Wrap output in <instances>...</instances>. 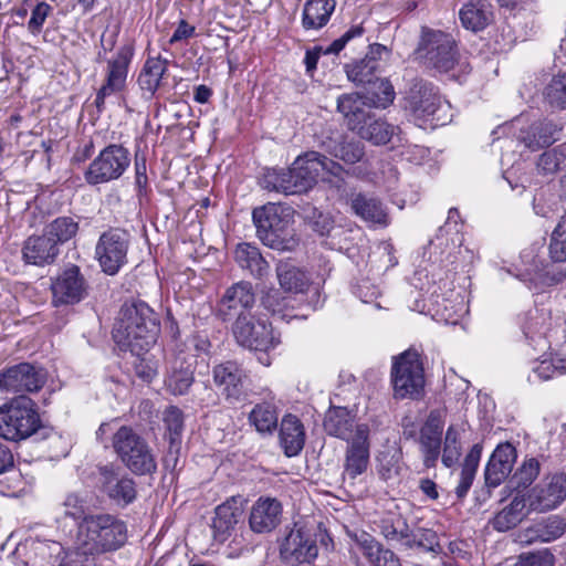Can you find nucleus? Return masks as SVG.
<instances>
[{"mask_svg": "<svg viewBox=\"0 0 566 566\" xmlns=\"http://www.w3.org/2000/svg\"><path fill=\"white\" fill-rule=\"evenodd\" d=\"M318 554L316 539L310 531L292 528L280 545V558L286 566H300L312 563Z\"/></svg>", "mask_w": 566, "mask_h": 566, "instance_id": "nucleus-19", "label": "nucleus"}, {"mask_svg": "<svg viewBox=\"0 0 566 566\" xmlns=\"http://www.w3.org/2000/svg\"><path fill=\"white\" fill-rule=\"evenodd\" d=\"M22 260L25 264L45 266L55 262L60 248L45 232L30 235L22 245Z\"/></svg>", "mask_w": 566, "mask_h": 566, "instance_id": "nucleus-31", "label": "nucleus"}, {"mask_svg": "<svg viewBox=\"0 0 566 566\" xmlns=\"http://www.w3.org/2000/svg\"><path fill=\"white\" fill-rule=\"evenodd\" d=\"M268 398L256 403L248 416L249 423L261 434H272L277 428L279 412L273 403L274 395L270 391Z\"/></svg>", "mask_w": 566, "mask_h": 566, "instance_id": "nucleus-39", "label": "nucleus"}, {"mask_svg": "<svg viewBox=\"0 0 566 566\" xmlns=\"http://www.w3.org/2000/svg\"><path fill=\"white\" fill-rule=\"evenodd\" d=\"M545 97L551 106L566 108V73L553 76L545 88Z\"/></svg>", "mask_w": 566, "mask_h": 566, "instance_id": "nucleus-51", "label": "nucleus"}, {"mask_svg": "<svg viewBox=\"0 0 566 566\" xmlns=\"http://www.w3.org/2000/svg\"><path fill=\"white\" fill-rule=\"evenodd\" d=\"M45 380L46 376L43 369L29 363H20L0 373V390L34 392L43 387Z\"/></svg>", "mask_w": 566, "mask_h": 566, "instance_id": "nucleus-23", "label": "nucleus"}, {"mask_svg": "<svg viewBox=\"0 0 566 566\" xmlns=\"http://www.w3.org/2000/svg\"><path fill=\"white\" fill-rule=\"evenodd\" d=\"M405 109L416 120H430L433 125H444L451 117V105L442 98L429 82L416 78L405 97Z\"/></svg>", "mask_w": 566, "mask_h": 566, "instance_id": "nucleus-8", "label": "nucleus"}, {"mask_svg": "<svg viewBox=\"0 0 566 566\" xmlns=\"http://www.w3.org/2000/svg\"><path fill=\"white\" fill-rule=\"evenodd\" d=\"M167 63L168 60L160 55L149 56L146 60L137 80L146 98H151L159 88L163 76L167 71Z\"/></svg>", "mask_w": 566, "mask_h": 566, "instance_id": "nucleus-40", "label": "nucleus"}, {"mask_svg": "<svg viewBox=\"0 0 566 566\" xmlns=\"http://www.w3.org/2000/svg\"><path fill=\"white\" fill-rule=\"evenodd\" d=\"M180 347L186 350L187 354H193L195 358L201 353H207L210 348V342L206 335L193 334L188 337L185 342H177L175 348Z\"/></svg>", "mask_w": 566, "mask_h": 566, "instance_id": "nucleus-58", "label": "nucleus"}, {"mask_svg": "<svg viewBox=\"0 0 566 566\" xmlns=\"http://www.w3.org/2000/svg\"><path fill=\"white\" fill-rule=\"evenodd\" d=\"M98 486L116 505L125 507L137 497V484L135 480L115 463H106L97 467Z\"/></svg>", "mask_w": 566, "mask_h": 566, "instance_id": "nucleus-12", "label": "nucleus"}, {"mask_svg": "<svg viewBox=\"0 0 566 566\" xmlns=\"http://www.w3.org/2000/svg\"><path fill=\"white\" fill-rule=\"evenodd\" d=\"M403 548L421 549L423 552L433 554H440L442 551L438 534L430 528L422 527L410 530Z\"/></svg>", "mask_w": 566, "mask_h": 566, "instance_id": "nucleus-46", "label": "nucleus"}, {"mask_svg": "<svg viewBox=\"0 0 566 566\" xmlns=\"http://www.w3.org/2000/svg\"><path fill=\"white\" fill-rule=\"evenodd\" d=\"M279 438L286 457L297 455L305 444V430L301 420L294 415H285L280 424Z\"/></svg>", "mask_w": 566, "mask_h": 566, "instance_id": "nucleus-37", "label": "nucleus"}, {"mask_svg": "<svg viewBox=\"0 0 566 566\" xmlns=\"http://www.w3.org/2000/svg\"><path fill=\"white\" fill-rule=\"evenodd\" d=\"M369 449V427L366 423H359L352 440L347 441L343 471L344 479L348 478L354 481L367 471L370 455Z\"/></svg>", "mask_w": 566, "mask_h": 566, "instance_id": "nucleus-24", "label": "nucleus"}, {"mask_svg": "<svg viewBox=\"0 0 566 566\" xmlns=\"http://www.w3.org/2000/svg\"><path fill=\"white\" fill-rule=\"evenodd\" d=\"M112 447L124 467L133 474L144 476L157 472V460L153 448L133 427H119L112 437Z\"/></svg>", "mask_w": 566, "mask_h": 566, "instance_id": "nucleus-6", "label": "nucleus"}, {"mask_svg": "<svg viewBox=\"0 0 566 566\" xmlns=\"http://www.w3.org/2000/svg\"><path fill=\"white\" fill-rule=\"evenodd\" d=\"M142 352L139 355L135 354L137 356V359L135 361V373L136 375L144 381H151L156 375H157V367L154 363L147 360L145 357H140Z\"/></svg>", "mask_w": 566, "mask_h": 566, "instance_id": "nucleus-62", "label": "nucleus"}, {"mask_svg": "<svg viewBox=\"0 0 566 566\" xmlns=\"http://www.w3.org/2000/svg\"><path fill=\"white\" fill-rule=\"evenodd\" d=\"M352 213L364 222L385 228L389 224L390 218L386 205L374 193L352 191L347 196Z\"/></svg>", "mask_w": 566, "mask_h": 566, "instance_id": "nucleus-25", "label": "nucleus"}, {"mask_svg": "<svg viewBox=\"0 0 566 566\" xmlns=\"http://www.w3.org/2000/svg\"><path fill=\"white\" fill-rule=\"evenodd\" d=\"M276 275L281 287L286 292L304 293L311 284L310 275L291 262L281 261L276 265Z\"/></svg>", "mask_w": 566, "mask_h": 566, "instance_id": "nucleus-42", "label": "nucleus"}, {"mask_svg": "<svg viewBox=\"0 0 566 566\" xmlns=\"http://www.w3.org/2000/svg\"><path fill=\"white\" fill-rule=\"evenodd\" d=\"M163 421L170 443L169 454H172V449L179 444L184 431V412L177 406H169L163 413Z\"/></svg>", "mask_w": 566, "mask_h": 566, "instance_id": "nucleus-48", "label": "nucleus"}, {"mask_svg": "<svg viewBox=\"0 0 566 566\" xmlns=\"http://www.w3.org/2000/svg\"><path fill=\"white\" fill-rule=\"evenodd\" d=\"M24 559L18 562V566H57L64 547L60 542L49 539H35L23 546Z\"/></svg>", "mask_w": 566, "mask_h": 566, "instance_id": "nucleus-32", "label": "nucleus"}, {"mask_svg": "<svg viewBox=\"0 0 566 566\" xmlns=\"http://www.w3.org/2000/svg\"><path fill=\"white\" fill-rule=\"evenodd\" d=\"M232 334L240 346L255 352L269 353L281 343L280 334H275L271 324L255 321L252 315L233 322Z\"/></svg>", "mask_w": 566, "mask_h": 566, "instance_id": "nucleus-13", "label": "nucleus"}, {"mask_svg": "<svg viewBox=\"0 0 566 566\" xmlns=\"http://www.w3.org/2000/svg\"><path fill=\"white\" fill-rule=\"evenodd\" d=\"M159 332L157 313L145 301L130 298L119 310L113 338L122 349L139 355L157 342Z\"/></svg>", "mask_w": 566, "mask_h": 566, "instance_id": "nucleus-3", "label": "nucleus"}, {"mask_svg": "<svg viewBox=\"0 0 566 566\" xmlns=\"http://www.w3.org/2000/svg\"><path fill=\"white\" fill-rule=\"evenodd\" d=\"M212 378L228 402L237 403L247 399L249 373L242 364L235 360L220 363L213 367Z\"/></svg>", "mask_w": 566, "mask_h": 566, "instance_id": "nucleus-15", "label": "nucleus"}, {"mask_svg": "<svg viewBox=\"0 0 566 566\" xmlns=\"http://www.w3.org/2000/svg\"><path fill=\"white\" fill-rule=\"evenodd\" d=\"M566 532V520L559 515H551L527 527L520 535L525 544L549 543L562 537Z\"/></svg>", "mask_w": 566, "mask_h": 566, "instance_id": "nucleus-34", "label": "nucleus"}, {"mask_svg": "<svg viewBox=\"0 0 566 566\" xmlns=\"http://www.w3.org/2000/svg\"><path fill=\"white\" fill-rule=\"evenodd\" d=\"M528 566H554V556L547 549L525 555Z\"/></svg>", "mask_w": 566, "mask_h": 566, "instance_id": "nucleus-63", "label": "nucleus"}, {"mask_svg": "<svg viewBox=\"0 0 566 566\" xmlns=\"http://www.w3.org/2000/svg\"><path fill=\"white\" fill-rule=\"evenodd\" d=\"M74 547L83 556L115 552L127 541L124 521L109 513H92L76 524Z\"/></svg>", "mask_w": 566, "mask_h": 566, "instance_id": "nucleus-4", "label": "nucleus"}, {"mask_svg": "<svg viewBox=\"0 0 566 566\" xmlns=\"http://www.w3.org/2000/svg\"><path fill=\"white\" fill-rule=\"evenodd\" d=\"M443 424L440 412L433 410L420 429V450L423 455V465L428 469L434 468L440 457Z\"/></svg>", "mask_w": 566, "mask_h": 566, "instance_id": "nucleus-28", "label": "nucleus"}, {"mask_svg": "<svg viewBox=\"0 0 566 566\" xmlns=\"http://www.w3.org/2000/svg\"><path fill=\"white\" fill-rule=\"evenodd\" d=\"M41 418L36 405L20 396L0 406V438L18 442L36 433Z\"/></svg>", "mask_w": 566, "mask_h": 566, "instance_id": "nucleus-7", "label": "nucleus"}, {"mask_svg": "<svg viewBox=\"0 0 566 566\" xmlns=\"http://www.w3.org/2000/svg\"><path fill=\"white\" fill-rule=\"evenodd\" d=\"M376 525L388 544L405 547L411 528L401 514L388 512L376 522Z\"/></svg>", "mask_w": 566, "mask_h": 566, "instance_id": "nucleus-41", "label": "nucleus"}, {"mask_svg": "<svg viewBox=\"0 0 566 566\" xmlns=\"http://www.w3.org/2000/svg\"><path fill=\"white\" fill-rule=\"evenodd\" d=\"M135 186L138 196L146 195L148 189L146 158L144 156H135Z\"/></svg>", "mask_w": 566, "mask_h": 566, "instance_id": "nucleus-60", "label": "nucleus"}, {"mask_svg": "<svg viewBox=\"0 0 566 566\" xmlns=\"http://www.w3.org/2000/svg\"><path fill=\"white\" fill-rule=\"evenodd\" d=\"M566 374L564 369L560 368V363L556 361V355L549 359H543L537 363V365L533 368V375L538 380H548L558 375Z\"/></svg>", "mask_w": 566, "mask_h": 566, "instance_id": "nucleus-57", "label": "nucleus"}, {"mask_svg": "<svg viewBox=\"0 0 566 566\" xmlns=\"http://www.w3.org/2000/svg\"><path fill=\"white\" fill-rule=\"evenodd\" d=\"M388 55L389 49L386 45L379 43L369 44L368 52L366 53L364 59L352 64L345 65V71L348 80L358 85H373V90L367 94L369 96L371 95L373 92H376L381 95L379 82L387 80L378 78L376 76V72L378 70V61Z\"/></svg>", "mask_w": 566, "mask_h": 566, "instance_id": "nucleus-22", "label": "nucleus"}, {"mask_svg": "<svg viewBox=\"0 0 566 566\" xmlns=\"http://www.w3.org/2000/svg\"><path fill=\"white\" fill-rule=\"evenodd\" d=\"M566 497V474L556 473L533 490L530 506L535 511H549Z\"/></svg>", "mask_w": 566, "mask_h": 566, "instance_id": "nucleus-30", "label": "nucleus"}, {"mask_svg": "<svg viewBox=\"0 0 566 566\" xmlns=\"http://www.w3.org/2000/svg\"><path fill=\"white\" fill-rule=\"evenodd\" d=\"M517 453L510 442L500 443L491 454L484 470L485 486L495 489L501 485L512 472Z\"/></svg>", "mask_w": 566, "mask_h": 566, "instance_id": "nucleus-27", "label": "nucleus"}, {"mask_svg": "<svg viewBox=\"0 0 566 566\" xmlns=\"http://www.w3.org/2000/svg\"><path fill=\"white\" fill-rule=\"evenodd\" d=\"M61 515L71 517L77 523L84 520L90 513H86L85 501L76 493H69L60 506Z\"/></svg>", "mask_w": 566, "mask_h": 566, "instance_id": "nucleus-54", "label": "nucleus"}, {"mask_svg": "<svg viewBox=\"0 0 566 566\" xmlns=\"http://www.w3.org/2000/svg\"><path fill=\"white\" fill-rule=\"evenodd\" d=\"M356 415L346 407L331 406L325 413L323 427L327 434L345 440H352L355 434Z\"/></svg>", "mask_w": 566, "mask_h": 566, "instance_id": "nucleus-36", "label": "nucleus"}, {"mask_svg": "<svg viewBox=\"0 0 566 566\" xmlns=\"http://www.w3.org/2000/svg\"><path fill=\"white\" fill-rule=\"evenodd\" d=\"M350 38H338L327 48L317 45L311 50H307L304 57L306 72L311 74L316 70L321 54H338L345 48L346 42Z\"/></svg>", "mask_w": 566, "mask_h": 566, "instance_id": "nucleus-50", "label": "nucleus"}, {"mask_svg": "<svg viewBox=\"0 0 566 566\" xmlns=\"http://www.w3.org/2000/svg\"><path fill=\"white\" fill-rule=\"evenodd\" d=\"M415 59L427 67L449 72L458 63L455 43L447 38H421Z\"/></svg>", "mask_w": 566, "mask_h": 566, "instance_id": "nucleus-18", "label": "nucleus"}, {"mask_svg": "<svg viewBox=\"0 0 566 566\" xmlns=\"http://www.w3.org/2000/svg\"><path fill=\"white\" fill-rule=\"evenodd\" d=\"M563 126L553 119H539L522 128L517 140L531 151L549 147L560 138Z\"/></svg>", "mask_w": 566, "mask_h": 566, "instance_id": "nucleus-29", "label": "nucleus"}, {"mask_svg": "<svg viewBox=\"0 0 566 566\" xmlns=\"http://www.w3.org/2000/svg\"><path fill=\"white\" fill-rule=\"evenodd\" d=\"M459 436L460 434L458 429L454 428L453 426H450L446 432L442 463L447 468H451L452 465H454L461 455Z\"/></svg>", "mask_w": 566, "mask_h": 566, "instance_id": "nucleus-53", "label": "nucleus"}, {"mask_svg": "<svg viewBox=\"0 0 566 566\" xmlns=\"http://www.w3.org/2000/svg\"><path fill=\"white\" fill-rule=\"evenodd\" d=\"M462 25L472 32H480L493 19L492 6L486 0H469L459 12Z\"/></svg>", "mask_w": 566, "mask_h": 566, "instance_id": "nucleus-38", "label": "nucleus"}, {"mask_svg": "<svg viewBox=\"0 0 566 566\" xmlns=\"http://www.w3.org/2000/svg\"><path fill=\"white\" fill-rule=\"evenodd\" d=\"M130 235L120 228L104 231L95 245L94 256L106 275H116L128 262Z\"/></svg>", "mask_w": 566, "mask_h": 566, "instance_id": "nucleus-11", "label": "nucleus"}, {"mask_svg": "<svg viewBox=\"0 0 566 566\" xmlns=\"http://www.w3.org/2000/svg\"><path fill=\"white\" fill-rule=\"evenodd\" d=\"M390 380L396 399H419L424 391V368L420 354L408 349L392 358Z\"/></svg>", "mask_w": 566, "mask_h": 566, "instance_id": "nucleus-9", "label": "nucleus"}, {"mask_svg": "<svg viewBox=\"0 0 566 566\" xmlns=\"http://www.w3.org/2000/svg\"><path fill=\"white\" fill-rule=\"evenodd\" d=\"M52 8L46 2H40L32 10L31 18L29 20V29L31 32L36 33L41 31V28L51 13Z\"/></svg>", "mask_w": 566, "mask_h": 566, "instance_id": "nucleus-59", "label": "nucleus"}, {"mask_svg": "<svg viewBox=\"0 0 566 566\" xmlns=\"http://www.w3.org/2000/svg\"><path fill=\"white\" fill-rule=\"evenodd\" d=\"M261 304L264 310L273 316H279L282 319L291 317V315L286 313L287 300L283 297L277 290L266 292L261 300Z\"/></svg>", "mask_w": 566, "mask_h": 566, "instance_id": "nucleus-55", "label": "nucleus"}, {"mask_svg": "<svg viewBox=\"0 0 566 566\" xmlns=\"http://www.w3.org/2000/svg\"><path fill=\"white\" fill-rule=\"evenodd\" d=\"M242 521L243 506L240 499L232 496L218 505L211 524L214 541L224 543L235 533Z\"/></svg>", "mask_w": 566, "mask_h": 566, "instance_id": "nucleus-26", "label": "nucleus"}, {"mask_svg": "<svg viewBox=\"0 0 566 566\" xmlns=\"http://www.w3.org/2000/svg\"><path fill=\"white\" fill-rule=\"evenodd\" d=\"M566 155L560 147L544 151L537 159L536 168L542 175H554L565 164Z\"/></svg>", "mask_w": 566, "mask_h": 566, "instance_id": "nucleus-52", "label": "nucleus"}, {"mask_svg": "<svg viewBox=\"0 0 566 566\" xmlns=\"http://www.w3.org/2000/svg\"><path fill=\"white\" fill-rule=\"evenodd\" d=\"M353 539L371 565L401 566L398 556L391 549L386 548L369 533L360 531L353 535Z\"/></svg>", "mask_w": 566, "mask_h": 566, "instance_id": "nucleus-35", "label": "nucleus"}, {"mask_svg": "<svg viewBox=\"0 0 566 566\" xmlns=\"http://www.w3.org/2000/svg\"><path fill=\"white\" fill-rule=\"evenodd\" d=\"M14 465V458L11 449L0 441V474L8 472Z\"/></svg>", "mask_w": 566, "mask_h": 566, "instance_id": "nucleus-64", "label": "nucleus"}, {"mask_svg": "<svg viewBox=\"0 0 566 566\" xmlns=\"http://www.w3.org/2000/svg\"><path fill=\"white\" fill-rule=\"evenodd\" d=\"M255 303V294L250 282L241 281L228 287L218 303L217 316L222 322H239L249 317Z\"/></svg>", "mask_w": 566, "mask_h": 566, "instance_id": "nucleus-20", "label": "nucleus"}, {"mask_svg": "<svg viewBox=\"0 0 566 566\" xmlns=\"http://www.w3.org/2000/svg\"><path fill=\"white\" fill-rule=\"evenodd\" d=\"M326 151L348 165L360 161L365 155L364 145L357 140L342 139L325 145Z\"/></svg>", "mask_w": 566, "mask_h": 566, "instance_id": "nucleus-45", "label": "nucleus"}, {"mask_svg": "<svg viewBox=\"0 0 566 566\" xmlns=\"http://www.w3.org/2000/svg\"><path fill=\"white\" fill-rule=\"evenodd\" d=\"M517 515H514L504 507L501 512H499L492 520V526L494 530L499 532H506L518 524Z\"/></svg>", "mask_w": 566, "mask_h": 566, "instance_id": "nucleus-61", "label": "nucleus"}, {"mask_svg": "<svg viewBox=\"0 0 566 566\" xmlns=\"http://www.w3.org/2000/svg\"><path fill=\"white\" fill-rule=\"evenodd\" d=\"M381 95L344 94L337 98V111L345 117L352 132L374 145L388 144L398 127L377 116L373 108H385L394 102L395 91L389 81L379 82Z\"/></svg>", "mask_w": 566, "mask_h": 566, "instance_id": "nucleus-1", "label": "nucleus"}, {"mask_svg": "<svg viewBox=\"0 0 566 566\" xmlns=\"http://www.w3.org/2000/svg\"><path fill=\"white\" fill-rule=\"evenodd\" d=\"M234 258L240 268L248 270L255 277H263L269 273L270 265L259 249L250 243H241L234 251Z\"/></svg>", "mask_w": 566, "mask_h": 566, "instance_id": "nucleus-43", "label": "nucleus"}, {"mask_svg": "<svg viewBox=\"0 0 566 566\" xmlns=\"http://www.w3.org/2000/svg\"><path fill=\"white\" fill-rule=\"evenodd\" d=\"M134 56V45L132 42H125L119 45L114 56L107 60V74L105 83L98 90L95 98V105L102 111L105 98L119 93L126 86L128 67Z\"/></svg>", "mask_w": 566, "mask_h": 566, "instance_id": "nucleus-16", "label": "nucleus"}, {"mask_svg": "<svg viewBox=\"0 0 566 566\" xmlns=\"http://www.w3.org/2000/svg\"><path fill=\"white\" fill-rule=\"evenodd\" d=\"M538 473L539 462L535 458H530L516 470L513 480L516 482L517 488L526 489L537 478Z\"/></svg>", "mask_w": 566, "mask_h": 566, "instance_id": "nucleus-56", "label": "nucleus"}, {"mask_svg": "<svg viewBox=\"0 0 566 566\" xmlns=\"http://www.w3.org/2000/svg\"><path fill=\"white\" fill-rule=\"evenodd\" d=\"M548 255L552 264H545L538 269V277L546 285H555L566 277V268L556 269L554 265L556 263H566V210L551 233Z\"/></svg>", "mask_w": 566, "mask_h": 566, "instance_id": "nucleus-21", "label": "nucleus"}, {"mask_svg": "<svg viewBox=\"0 0 566 566\" xmlns=\"http://www.w3.org/2000/svg\"><path fill=\"white\" fill-rule=\"evenodd\" d=\"M548 316L539 310L530 311L522 325L525 337L532 342H544V336L548 331Z\"/></svg>", "mask_w": 566, "mask_h": 566, "instance_id": "nucleus-49", "label": "nucleus"}, {"mask_svg": "<svg viewBox=\"0 0 566 566\" xmlns=\"http://www.w3.org/2000/svg\"><path fill=\"white\" fill-rule=\"evenodd\" d=\"M129 165V150L123 145L111 144L91 161L84 172V179L91 186L107 184L119 179Z\"/></svg>", "mask_w": 566, "mask_h": 566, "instance_id": "nucleus-10", "label": "nucleus"}, {"mask_svg": "<svg viewBox=\"0 0 566 566\" xmlns=\"http://www.w3.org/2000/svg\"><path fill=\"white\" fill-rule=\"evenodd\" d=\"M335 0H308L303 10V25L306 30L324 27L335 9Z\"/></svg>", "mask_w": 566, "mask_h": 566, "instance_id": "nucleus-44", "label": "nucleus"}, {"mask_svg": "<svg viewBox=\"0 0 566 566\" xmlns=\"http://www.w3.org/2000/svg\"><path fill=\"white\" fill-rule=\"evenodd\" d=\"M197 360L193 354H187L184 348H174L167 361L164 386L172 396H186L195 382Z\"/></svg>", "mask_w": 566, "mask_h": 566, "instance_id": "nucleus-14", "label": "nucleus"}, {"mask_svg": "<svg viewBox=\"0 0 566 566\" xmlns=\"http://www.w3.org/2000/svg\"><path fill=\"white\" fill-rule=\"evenodd\" d=\"M282 504L274 497L261 496L251 507L249 524L255 533H269L280 523Z\"/></svg>", "mask_w": 566, "mask_h": 566, "instance_id": "nucleus-33", "label": "nucleus"}, {"mask_svg": "<svg viewBox=\"0 0 566 566\" xmlns=\"http://www.w3.org/2000/svg\"><path fill=\"white\" fill-rule=\"evenodd\" d=\"M90 285L77 265L66 266L51 284L52 304L74 305L88 295Z\"/></svg>", "mask_w": 566, "mask_h": 566, "instance_id": "nucleus-17", "label": "nucleus"}, {"mask_svg": "<svg viewBox=\"0 0 566 566\" xmlns=\"http://www.w3.org/2000/svg\"><path fill=\"white\" fill-rule=\"evenodd\" d=\"M294 210L275 203L255 208L252 212L258 238L272 249L290 250L294 238Z\"/></svg>", "mask_w": 566, "mask_h": 566, "instance_id": "nucleus-5", "label": "nucleus"}, {"mask_svg": "<svg viewBox=\"0 0 566 566\" xmlns=\"http://www.w3.org/2000/svg\"><path fill=\"white\" fill-rule=\"evenodd\" d=\"M77 231L78 221L70 216L57 217L44 229V232L53 239L57 247L73 239Z\"/></svg>", "mask_w": 566, "mask_h": 566, "instance_id": "nucleus-47", "label": "nucleus"}, {"mask_svg": "<svg viewBox=\"0 0 566 566\" xmlns=\"http://www.w3.org/2000/svg\"><path fill=\"white\" fill-rule=\"evenodd\" d=\"M335 177V187L344 182L345 168L325 155L310 150L296 157L289 169L268 170L261 179V186L270 191L296 195L312 189L322 174Z\"/></svg>", "mask_w": 566, "mask_h": 566, "instance_id": "nucleus-2", "label": "nucleus"}]
</instances>
